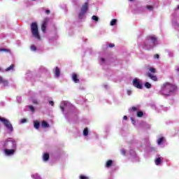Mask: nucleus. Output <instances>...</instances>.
<instances>
[{
    "mask_svg": "<svg viewBox=\"0 0 179 179\" xmlns=\"http://www.w3.org/2000/svg\"><path fill=\"white\" fill-rule=\"evenodd\" d=\"M174 92H176V85L170 83H164L161 86L159 93L163 96H171Z\"/></svg>",
    "mask_w": 179,
    "mask_h": 179,
    "instance_id": "1",
    "label": "nucleus"
},
{
    "mask_svg": "<svg viewBox=\"0 0 179 179\" xmlns=\"http://www.w3.org/2000/svg\"><path fill=\"white\" fill-rule=\"evenodd\" d=\"M31 177H32L34 179H41V178L40 177V176H38V174H37V173L33 174V175L31 176Z\"/></svg>",
    "mask_w": 179,
    "mask_h": 179,
    "instance_id": "20",
    "label": "nucleus"
},
{
    "mask_svg": "<svg viewBox=\"0 0 179 179\" xmlns=\"http://www.w3.org/2000/svg\"><path fill=\"white\" fill-rule=\"evenodd\" d=\"M72 79L75 83H79V80L78 79V75L76 73H73Z\"/></svg>",
    "mask_w": 179,
    "mask_h": 179,
    "instance_id": "14",
    "label": "nucleus"
},
{
    "mask_svg": "<svg viewBox=\"0 0 179 179\" xmlns=\"http://www.w3.org/2000/svg\"><path fill=\"white\" fill-rule=\"evenodd\" d=\"M41 127L43 128H48V127H50V124H48V123H47V122L43 121L41 123Z\"/></svg>",
    "mask_w": 179,
    "mask_h": 179,
    "instance_id": "16",
    "label": "nucleus"
},
{
    "mask_svg": "<svg viewBox=\"0 0 179 179\" xmlns=\"http://www.w3.org/2000/svg\"><path fill=\"white\" fill-rule=\"evenodd\" d=\"M147 76H148V78H150V79H151L152 80H154L155 82L157 81V77H156V76H155L154 74H152L151 73H148Z\"/></svg>",
    "mask_w": 179,
    "mask_h": 179,
    "instance_id": "11",
    "label": "nucleus"
},
{
    "mask_svg": "<svg viewBox=\"0 0 179 179\" xmlns=\"http://www.w3.org/2000/svg\"><path fill=\"white\" fill-rule=\"evenodd\" d=\"M34 128H36V129H38V128L40 127V122H38V121H34Z\"/></svg>",
    "mask_w": 179,
    "mask_h": 179,
    "instance_id": "17",
    "label": "nucleus"
},
{
    "mask_svg": "<svg viewBox=\"0 0 179 179\" xmlns=\"http://www.w3.org/2000/svg\"><path fill=\"white\" fill-rule=\"evenodd\" d=\"M29 110H30V111H31L32 113H34V107H33V106H29Z\"/></svg>",
    "mask_w": 179,
    "mask_h": 179,
    "instance_id": "29",
    "label": "nucleus"
},
{
    "mask_svg": "<svg viewBox=\"0 0 179 179\" xmlns=\"http://www.w3.org/2000/svg\"><path fill=\"white\" fill-rule=\"evenodd\" d=\"M45 13H47V14L50 13V10H46Z\"/></svg>",
    "mask_w": 179,
    "mask_h": 179,
    "instance_id": "45",
    "label": "nucleus"
},
{
    "mask_svg": "<svg viewBox=\"0 0 179 179\" xmlns=\"http://www.w3.org/2000/svg\"><path fill=\"white\" fill-rule=\"evenodd\" d=\"M155 58L159 59V55H156L155 56Z\"/></svg>",
    "mask_w": 179,
    "mask_h": 179,
    "instance_id": "44",
    "label": "nucleus"
},
{
    "mask_svg": "<svg viewBox=\"0 0 179 179\" xmlns=\"http://www.w3.org/2000/svg\"><path fill=\"white\" fill-rule=\"evenodd\" d=\"M80 179H89V178L82 175V176H80Z\"/></svg>",
    "mask_w": 179,
    "mask_h": 179,
    "instance_id": "33",
    "label": "nucleus"
},
{
    "mask_svg": "<svg viewBox=\"0 0 179 179\" xmlns=\"http://www.w3.org/2000/svg\"><path fill=\"white\" fill-rule=\"evenodd\" d=\"M33 103H34V104H37V100H36V99H34V100L33 101Z\"/></svg>",
    "mask_w": 179,
    "mask_h": 179,
    "instance_id": "41",
    "label": "nucleus"
},
{
    "mask_svg": "<svg viewBox=\"0 0 179 179\" xmlns=\"http://www.w3.org/2000/svg\"><path fill=\"white\" fill-rule=\"evenodd\" d=\"M131 120L132 124H134V125H135V120H134L133 117H131Z\"/></svg>",
    "mask_w": 179,
    "mask_h": 179,
    "instance_id": "37",
    "label": "nucleus"
},
{
    "mask_svg": "<svg viewBox=\"0 0 179 179\" xmlns=\"http://www.w3.org/2000/svg\"><path fill=\"white\" fill-rule=\"evenodd\" d=\"M143 112H142V111L137 112V117H143Z\"/></svg>",
    "mask_w": 179,
    "mask_h": 179,
    "instance_id": "27",
    "label": "nucleus"
},
{
    "mask_svg": "<svg viewBox=\"0 0 179 179\" xmlns=\"http://www.w3.org/2000/svg\"><path fill=\"white\" fill-rule=\"evenodd\" d=\"M87 9H89V3H85L81 8L80 12L78 15L79 19H83V16H85V15L87 12Z\"/></svg>",
    "mask_w": 179,
    "mask_h": 179,
    "instance_id": "6",
    "label": "nucleus"
},
{
    "mask_svg": "<svg viewBox=\"0 0 179 179\" xmlns=\"http://www.w3.org/2000/svg\"><path fill=\"white\" fill-rule=\"evenodd\" d=\"M13 68H15V66L13 64H11L8 68L6 69V72H9V71H13Z\"/></svg>",
    "mask_w": 179,
    "mask_h": 179,
    "instance_id": "18",
    "label": "nucleus"
},
{
    "mask_svg": "<svg viewBox=\"0 0 179 179\" xmlns=\"http://www.w3.org/2000/svg\"><path fill=\"white\" fill-rule=\"evenodd\" d=\"M71 107H72V104H71L69 102L63 101L60 103V108L62 113H65V110H68L69 108H71Z\"/></svg>",
    "mask_w": 179,
    "mask_h": 179,
    "instance_id": "7",
    "label": "nucleus"
},
{
    "mask_svg": "<svg viewBox=\"0 0 179 179\" xmlns=\"http://www.w3.org/2000/svg\"><path fill=\"white\" fill-rule=\"evenodd\" d=\"M55 75L56 78H58L59 76V69H58V67H56Z\"/></svg>",
    "mask_w": 179,
    "mask_h": 179,
    "instance_id": "19",
    "label": "nucleus"
},
{
    "mask_svg": "<svg viewBox=\"0 0 179 179\" xmlns=\"http://www.w3.org/2000/svg\"><path fill=\"white\" fill-rule=\"evenodd\" d=\"M32 1H36V0H32Z\"/></svg>",
    "mask_w": 179,
    "mask_h": 179,
    "instance_id": "49",
    "label": "nucleus"
},
{
    "mask_svg": "<svg viewBox=\"0 0 179 179\" xmlns=\"http://www.w3.org/2000/svg\"><path fill=\"white\" fill-rule=\"evenodd\" d=\"M0 51H8L6 49H0Z\"/></svg>",
    "mask_w": 179,
    "mask_h": 179,
    "instance_id": "43",
    "label": "nucleus"
},
{
    "mask_svg": "<svg viewBox=\"0 0 179 179\" xmlns=\"http://www.w3.org/2000/svg\"><path fill=\"white\" fill-rule=\"evenodd\" d=\"M164 141V137H161L157 140L158 145H162V142Z\"/></svg>",
    "mask_w": 179,
    "mask_h": 179,
    "instance_id": "22",
    "label": "nucleus"
},
{
    "mask_svg": "<svg viewBox=\"0 0 179 179\" xmlns=\"http://www.w3.org/2000/svg\"><path fill=\"white\" fill-rule=\"evenodd\" d=\"M0 71H1V68H0Z\"/></svg>",
    "mask_w": 179,
    "mask_h": 179,
    "instance_id": "50",
    "label": "nucleus"
},
{
    "mask_svg": "<svg viewBox=\"0 0 179 179\" xmlns=\"http://www.w3.org/2000/svg\"><path fill=\"white\" fill-rule=\"evenodd\" d=\"M31 31L32 33V36L35 38L40 40V34L38 33V26L37 25L36 22H32L31 24Z\"/></svg>",
    "mask_w": 179,
    "mask_h": 179,
    "instance_id": "4",
    "label": "nucleus"
},
{
    "mask_svg": "<svg viewBox=\"0 0 179 179\" xmlns=\"http://www.w3.org/2000/svg\"><path fill=\"white\" fill-rule=\"evenodd\" d=\"M162 162H163V157H159L155 159V164L156 166H160L162 164Z\"/></svg>",
    "mask_w": 179,
    "mask_h": 179,
    "instance_id": "12",
    "label": "nucleus"
},
{
    "mask_svg": "<svg viewBox=\"0 0 179 179\" xmlns=\"http://www.w3.org/2000/svg\"><path fill=\"white\" fill-rule=\"evenodd\" d=\"M43 162H48V159H50V155L48 153L43 154Z\"/></svg>",
    "mask_w": 179,
    "mask_h": 179,
    "instance_id": "15",
    "label": "nucleus"
},
{
    "mask_svg": "<svg viewBox=\"0 0 179 179\" xmlns=\"http://www.w3.org/2000/svg\"><path fill=\"white\" fill-rule=\"evenodd\" d=\"M123 120H128V117H127L126 115L124 116Z\"/></svg>",
    "mask_w": 179,
    "mask_h": 179,
    "instance_id": "42",
    "label": "nucleus"
},
{
    "mask_svg": "<svg viewBox=\"0 0 179 179\" xmlns=\"http://www.w3.org/2000/svg\"><path fill=\"white\" fill-rule=\"evenodd\" d=\"M49 103L50 104V106H54V101H49Z\"/></svg>",
    "mask_w": 179,
    "mask_h": 179,
    "instance_id": "39",
    "label": "nucleus"
},
{
    "mask_svg": "<svg viewBox=\"0 0 179 179\" xmlns=\"http://www.w3.org/2000/svg\"><path fill=\"white\" fill-rule=\"evenodd\" d=\"M92 20H94V22L99 21V17L96 15L92 16Z\"/></svg>",
    "mask_w": 179,
    "mask_h": 179,
    "instance_id": "28",
    "label": "nucleus"
},
{
    "mask_svg": "<svg viewBox=\"0 0 179 179\" xmlns=\"http://www.w3.org/2000/svg\"><path fill=\"white\" fill-rule=\"evenodd\" d=\"M4 155L6 156H13L15 153H16V150L12 148H4Z\"/></svg>",
    "mask_w": 179,
    "mask_h": 179,
    "instance_id": "9",
    "label": "nucleus"
},
{
    "mask_svg": "<svg viewBox=\"0 0 179 179\" xmlns=\"http://www.w3.org/2000/svg\"><path fill=\"white\" fill-rule=\"evenodd\" d=\"M111 164H113V161H112V160H108V161L106 162V167H110Z\"/></svg>",
    "mask_w": 179,
    "mask_h": 179,
    "instance_id": "24",
    "label": "nucleus"
},
{
    "mask_svg": "<svg viewBox=\"0 0 179 179\" xmlns=\"http://www.w3.org/2000/svg\"><path fill=\"white\" fill-rule=\"evenodd\" d=\"M178 8L179 9V6H178Z\"/></svg>",
    "mask_w": 179,
    "mask_h": 179,
    "instance_id": "48",
    "label": "nucleus"
},
{
    "mask_svg": "<svg viewBox=\"0 0 179 179\" xmlns=\"http://www.w3.org/2000/svg\"><path fill=\"white\" fill-rule=\"evenodd\" d=\"M145 87H146L147 89H150V87H152V85L149 83H145Z\"/></svg>",
    "mask_w": 179,
    "mask_h": 179,
    "instance_id": "26",
    "label": "nucleus"
},
{
    "mask_svg": "<svg viewBox=\"0 0 179 179\" xmlns=\"http://www.w3.org/2000/svg\"><path fill=\"white\" fill-rule=\"evenodd\" d=\"M26 119H22V120H21V123L22 124H24V122H26Z\"/></svg>",
    "mask_w": 179,
    "mask_h": 179,
    "instance_id": "38",
    "label": "nucleus"
},
{
    "mask_svg": "<svg viewBox=\"0 0 179 179\" xmlns=\"http://www.w3.org/2000/svg\"><path fill=\"white\" fill-rule=\"evenodd\" d=\"M117 23V20L113 19L110 21V26H115V24Z\"/></svg>",
    "mask_w": 179,
    "mask_h": 179,
    "instance_id": "25",
    "label": "nucleus"
},
{
    "mask_svg": "<svg viewBox=\"0 0 179 179\" xmlns=\"http://www.w3.org/2000/svg\"><path fill=\"white\" fill-rule=\"evenodd\" d=\"M157 44V39L154 36L148 37L144 42V48L145 50H151Z\"/></svg>",
    "mask_w": 179,
    "mask_h": 179,
    "instance_id": "3",
    "label": "nucleus"
},
{
    "mask_svg": "<svg viewBox=\"0 0 179 179\" xmlns=\"http://www.w3.org/2000/svg\"><path fill=\"white\" fill-rule=\"evenodd\" d=\"M83 135H84V136H87V135H89V130L87 129V128H85L84 129Z\"/></svg>",
    "mask_w": 179,
    "mask_h": 179,
    "instance_id": "21",
    "label": "nucleus"
},
{
    "mask_svg": "<svg viewBox=\"0 0 179 179\" xmlns=\"http://www.w3.org/2000/svg\"><path fill=\"white\" fill-rule=\"evenodd\" d=\"M150 71H151L152 73H155L156 72V69H155L153 68H150Z\"/></svg>",
    "mask_w": 179,
    "mask_h": 179,
    "instance_id": "32",
    "label": "nucleus"
},
{
    "mask_svg": "<svg viewBox=\"0 0 179 179\" xmlns=\"http://www.w3.org/2000/svg\"><path fill=\"white\" fill-rule=\"evenodd\" d=\"M0 85H3V86H8V80H3V78L0 76Z\"/></svg>",
    "mask_w": 179,
    "mask_h": 179,
    "instance_id": "13",
    "label": "nucleus"
},
{
    "mask_svg": "<svg viewBox=\"0 0 179 179\" xmlns=\"http://www.w3.org/2000/svg\"><path fill=\"white\" fill-rule=\"evenodd\" d=\"M132 83L133 86L136 87V89H142L143 87V85H142V80H141L139 78H134Z\"/></svg>",
    "mask_w": 179,
    "mask_h": 179,
    "instance_id": "8",
    "label": "nucleus"
},
{
    "mask_svg": "<svg viewBox=\"0 0 179 179\" xmlns=\"http://www.w3.org/2000/svg\"><path fill=\"white\" fill-rule=\"evenodd\" d=\"M131 111H138V108L134 106V107H132V108H131Z\"/></svg>",
    "mask_w": 179,
    "mask_h": 179,
    "instance_id": "31",
    "label": "nucleus"
},
{
    "mask_svg": "<svg viewBox=\"0 0 179 179\" xmlns=\"http://www.w3.org/2000/svg\"><path fill=\"white\" fill-rule=\"evenodd\" d=\"M147 9H148V10H153V6H147Z\"/></svg>",
    "mask_w": 179,
    "mask_h": 179,
    "instance_id": "30",
    "label": "nucleus"
},
{
    "mask_svg": "<svg viewBox=\"0 0 179 179\" xmlns=\"http://www.w3.org/2000/svg\"><path fill=\"white\" fill-rule=\"evenodd\" d=\"M100 61H101V65H104V64H107V60H106V59L101 57L100 59Z\"/></svg>",
    "mask_w": 179,
    "mask_h": 179,
    "instance_id": "23",
    "label": "nucleus"
},
{
    "mask_svg": "<svg viewBox=\"0 0 179 179\" xmlns=\"http://www.w3.org/2000/svg\"><path fill=\"white\" fill-rule=\"evenodd\" d=\"M48 23V18H45L41 26V30L43 33H45Z\"/></svg>",
    "mask_w": 179,
    "mask_h": 179,
    "instance_id": "10",
    "label": "nucleus"
},
{
    "mask_svg": "<svg viewBox=\"0 0 179 179\" xmlns=\"http://www.w3.org/2000/svg\"><path fill=\"white\" fill-rule=\"evenodd\" d=\"M31 51H36V46H34V45L31 46Z\"/></svg>",
    "mask_w": 179,
    "mask_h": 179,
    "instance_id": "34",
    "label": "nucleus"
},
{
    "mask_svg": "<svg viewBox=\"0 0 179 179\" xmlns=\"http://www.w3.org/2000/svg\"><path fill=\"white\" fill-rule=\"evenodd\" d=\"M0 121L1 122H3V125L8 129L9 134L13 132V127L12 126V124H10V122H9V120L5 119L4 117H0Z\"/></svg>",
    "mask_w": 179,
    "mask_h": 179,
    "instance_id": "5",
    "label": "nucleus"
},
{
    "mask_svg": "<svg viewBox=\"0 0 179 179\" xmlns=\"http://www.w3.org/2000/svg\"><path fill=\"white\" fill-rule=\"evenodd\" d=\"M177 71H179V69H178Z\"/></svg>",
    "mask_w": 179,
    "mask_h": 179,
    "instance_id": "47",
    "label": "nucleus"
},
{
    "mask_svg": "<svg viewBox=\"0 0 179 179\" xmlns=\"http://www.w3.org/2000/svg\"><path fill=\"white\" fill-rule=\"evenodd\" d=\"M131 2H132V1H134V0H129Z\"/></svg>",
    "mask_w": 179,
    "mask_h": 179,
    "instance_id": "46",
    "label": "nucleus"
},
{
    "mask_svg": "<svg viewBox=\"0 0 179 179\" xmlns=\"http://www.w3.org/2000/svg\"><path fill=\"white\" fill-rule=\"evenodd\" d=\"M122 155H125V150H121Z\"/></svg>",
    "mask_w": 179,
    "mask_h": 179,
    "instance_id": "40",
    "label": "nucleus"
},
{
    "mask_svg": "<svg viewBox=\"0 0 179 179\" xmlns=\"http://www.w3.org/2000/svg\"><path fill=\"white\" fill-rule=\"evenodd\" d=\"M127 94H128V96H131V94H132V91L127 90Z\"/></svg>",
    "mask_w": 179,
    "mask_h": 179,
    "instance_id": "35",
    "label": "nucleus"
},
{
    "mask_svg": "<svg viewBox=\"0 0 179 179\" xmlns=\"http://www.w3.org/2000/svg\"><path fill=\"white\" fill-rule=\"evenodd\" d=\"M108 47H110V48H113V47H114V43L109 44Z\"/></svg>",
    "mask_w": 179,
    "mask_h": 179,
    "instance_id": "36",
    "label": "nucleus"
},
{
    "mask_svg": "<svg viewBox=\"0 0 179 179\" xmlns=\"http://www.w3.org/2000/svg\"><path fill=\"white\" fill-rule=\"evenodd\" d=\"M3 149H17V141L13 138H8L1 143Z\"/></svg>",
    "mask_w": 179,
    "mask_h": 179,
    "instance_id": "2",
    "label": "nucleus"
}]
</instances>
